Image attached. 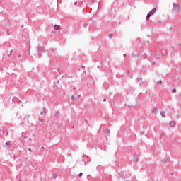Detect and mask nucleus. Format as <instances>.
Returning <instances> with one entry per match:
<instances>
[{
    "label": "nucleus",
    "instance_id": "f257e3e1",
    "mask_svg": "<svg viewBox=\"0 0 181 181\" xmlns=\"http://www.w3.org/2000/svg\"><path fill=\"white\" fill-rule=\"evenodd\" d=\"M173 12H180V6L177 4H174Z\"/></svg>",
    "mask_w": 181,
    "mask_h": 181
},
{
    "label": "nucleus",
    "instance_id": "f03ea898",
    "mask_svg": "<svg viewBox=\"0 0 181 181\" xmlns=\"http://www.w3.org/2000/svg\"><path fill=\"white\" fill-rule=\"evenodd\" d=\"M156 12V8H153L152 11H151L148 14L150 16H152V15H155V13Z\"/></svg>",
    "mask_w": 181,
    "mask_h": 181
},
{
    "label": "nucleus",
    "instance_id": "7ed1b4c3",
    "mask_svg": "<svg viewBox=\"0 0 181 181\" xmlns=\"http://www.w3.org/2000/svg\"><path fill=\"white\" fill-rule=\"evenodd\" d=\"M175 125H176V122L175 121H171L170 122V127H171L172 128H173V127H175Z\"/></svg>",
    "mask_w": 181,
    "mask_h": 181
},
{
    "label": "nucleus",
    "instance_id": "20e7f679",
    "mask_svg": "<svg viewBox=\"0 0 181 181\" xmlns=\"http://www.w3.org/2000/svg\"><path fill=\"white\" fill-rule=\"evenodd\" d=\"M54 30H60V25H55L54 26Z\"/></svg>",
    "mask_w": 181,
    "mask_h": 181
},
{
    "label": "nucleus",
    "instance_id": "39448f33",
    "mask_svg": "<svg viewBox=\"0 0 181 181\" xmlns=\"http://www.w3.org/2000/svg\"><path fill=\"white\" fill-rule=\"evenodd\" d=\"M158 113V108L154 107L152 110V114H157Z\"/></svg>",
    "mask_w": 181,
    "mask_h": 181
},
{
    "label": "nucleus",
    "instance_id": "423d86ee",
    "mask_svg": "<svg viewBox=\"0 0 181 181\" xmlns=\"http://www.w3.org/2000/svg\"><path fill=\"white\" fill-rule=\"evenodd\" d=\"M160 115L163 118H165V117H166V115H165V111H161L160 112Z\"/></svg>",
    "mask_w": 181,
    "mask_h": 181
},
{
    "label": "nucleus",
    "instance_id": "0eeeda50",
    "mask_svg": "<svg viewBox=\"0 0 181 181\" xmlns=\"http://www.w3.org/2000/svg\"><path fill=\"white\" fill-rule=\"evenodd\" d=\"M29 118H30V115H26L24 117V120L29 119Z\"/></svg>",
    "mask_w": 181,
    "mask_h": 181
},
{
    "label": "nucleus",
    "instance_id": "6e6552de",
    "mask_svg": "<svg viewBox=\"0 0 181 181\" xmlns=\"http://www.w3.org/2000/svg\"><path fill=\"white\" fill-rule=\"evenodd\" d=\"M6 146H12V143L11 141L6 142Z\"/></svg>",
    "mask_w": 181,
    "mask_h": 181
},
{
    "label": "nucleus",
    "instance_id": "1a4fd4ad",
    "mask_svg": "<svg viewBox=\"0 0 181 181\" xmlns=\"http://www.w3.org/2000/svg\"><path fill=\"white\" fill-rule=\"evenodd\" d=\"M57 176H58L57 173H54L52 175V177H54V179H57Z\"/></svg>",
    "mask_w": 181,
    "mask_h": 181
},
{
    "label": "nucleus",
    "instance_id": "9d476101",
    "mask_svg": "<svg viewBox=\"0 0 181 181\" xmlns=\"http://www.w3.org/2000/svg\"><path fill=\"white\" fill-rule=\"evenodd\" d=\"M150 18H151V16L148 13L146 17V21H149Z\"/></svg>",
    "mask_w": 181,
    "mask_h": 181
},
{
    "label": "nucleus",
    "instance_id": "9b49d317",
    "mask_svg": "<svg viewBox=\"0 0 181 181\" xmlns=\"http://www.w3.org/2000/svg\"><path fill=\"white\" fill-rule=\"evenodd\" d=\"M43 114H46V110L43 108V111L40 112V115H43Z\"/></svg>",
    "mask_w": 181,
    "mask_h": 181
},
{
    "label": "nucleus",
    "instance_id": "f8f14e48",
    "mask_svg": "<svg viewBox=\"0 0 181 181\" xmlns=\"http://www.w3.org/2000/svg\"><path fill=\"white\" fill-rule=\"evenodd\" d=\"M55 117L56 118H59V112H55Z\"/></svg>",
    "mask_w": 181,
    "mask_h": 181
},
{
    "label": "nucleus",
    "instance_id": "ddd939ff",
    "mask_svg": "<svg viewBox=\"0 0 181 181\" xmlns=\"http://www.w3.org/2000/svg\"><path fill=\"white\" fill-rule=\"evenodd\" d=\"M28 144H29V145H30V144H32V138L29 139Z\"/></svg>",
    "mask_w": 181,
    "mask_h": 181
},
{
    "label": "nucleus",
    "instance_id": "4468645a",
    "mask_svg": "<svg viewBox=\"0 0 181 181\" xmlns=\"http://www.w3.org/2000/svg\"><path fill=\"white\" fill-rule=\"evenodd\" d=\"M157 84L162 85V80L157 81Z\"/></svg>",
    "mask_w": 181,
    "mask_h": 181
},
{
    "label": "nucleus",
    "instance_id": "2eb2a0df",
    "mask_svg": "<svg viewBox=\"0 0 181 181\" xmlns=\"http://www.w3.org/2000/svg\"><path fill=\"white\" fill-rule=\"evenodd\" d=\"M142 80V77L137 78V81H141Z\"/></svg>",
    "mask_w": 181,
    "mask_h": 181
},
{
    "label": "nucleus",
    "instance_id": "dca6fc26",
    "mask_svg": "<svg viewBox=\"0 0 181 181\" xmlns=\"http://www.w3.org/2000/svg\"><path fill=\"white\" fill-rule=\"evenodd\" d=\"M40 50H43V48H42V47H38V48H37V51H38V52H40Z\"/></svg>",
    "mask_w": 181,
    "mask_h": 181
},
{
    "label": "nucleus",
    "instance_id": "f3484780",
    "mask_svg": "<svg viewBox=\"0 0 181 181\" xmlns=\"http://www.w3.org/2000/svg\"><path fill=\"white\" fill-rule=\"evenodd\" d=\"M109 39H112V34H109Z\"/></svg>",
    "mask_w": 181,
    "mask_h": 181
},
{
    "label": "nucleus",
    "instance_id": "a211bd4d",
    "mask_svg": "<svg viewBox=\"0 0 181 181\" xmlns=\"http://www.w3.org/2000/svg\"><path fill=\"white\" fill-rule=\"evenodd\" d=\"M172 93H176V88L173 89Z\"/></svg>",
    "mask_w": 181,
    "mask_h": 181
},
{
    "label": "nucleus",
    "instance_id": "6ab92c4d",
    "mask_svg": "<svg viewBox=\"0 0 181 181\" xmlns=\"http://www.w3.org/2000/svg\"><path fill=\"white\" fill-rule=\"evenodd\" d=\"M81 176H83V173H79V177H81Z\"/></svg>",
    "mask_w": 181,
    "mask_h": 181
},
{
    "label": "nucleus",
    "instance_id": "aec40b11",
    "mask_svg": "<svg viewBox=\"0 0 181 181\" xmlns=\"http://www.w3.org/2000/svg\"><path fill=\"white\" fill-rule=\"evenodd\" d=\"M177 118L179 119V118H180V115H177Z\"/></svg>",
    "mask_w": 181,
    "mask_h": 181
},
{
    "label": "nucleus",
    "instance_id": "412c9836",
    "mask_svg": "<svg viewBox=\"0 0 181 181\" xmlns=\"http://www.w3.org/2000/svg\"><path fill=\"white\" fill-rule=\"evenodd\" d=\"M74 98H75L74 95H73L71 96V100H74Z\"/></svg>",
    "mask_w": 181,
    "mask_h": 181
},
{
    "label": "nucleus",
    "instance_id": "4be33fe9",
    "mask_svg": "<svg viewBox=\"0 0 181 181\" xmlns=\"http://www.w3.org/2000/svg\"><path fill=\"white\" fill-rule=\"evenodd\" d=\"M105 132H106L107 134H110V130L107 129V130L105 131Z\"/></svg>",
    "mask_w": 181,
    "mask_h": 181
},
{
    "label": "nucleus",
    "instance_id": "5701e85b",
    "mask_svg": "<svg viewBox=\"0 0 181 181\" xmlns=\"http://www.w3.org/2000/svg\"><path fill=\"white\" fill-rule=\"evenodd\" d=\"M7 35H9V30H7Z\"/></svg>",
    "mask_w": 181,
    "mask_h": 181
},
{
    "label": "nucleus",
    "instance_id": "b1692460",
    "mask_svg": "<svg viewBox=\"0 0 181 181\" xmlns=\"http://www.w3.org/2000/svg\"><path fill=\"white\" fill-rule=\"evenodd\" d=\"M103 101L104 103H105V101H107V99L105 98V99L103 100Z\"/></svg>",
    "mask_w": 181,
    "mask_h": 181
},
{
    "label": "nucleus",
    "instance_id": "393cba45",
    "mask_svg": "<svg viewBox=\"0 0 181 181\" xmlns=\"http://www.w3.org/2000/svg\"><path fill=\"white\" fill-rule=\"evenodd\" d=\"M29 152H32V148H28Z\"/></svg>",
    "mask_w": 181,
    "mask_h": 181
},
{
    "label": "nucleus",
    "instance_id": "a878e982",
    "mask_svg": "<svg viewBox=\"0 0 181 181\" xmlns=\"http://www.w3.org/2000/svg\"><path fill=\"white\" fill-rule=\"evenodd\" d=\"M74 5H77V1L74 2Z\"/></svg>",
    "mask_w": 181,
    "mask_h": 181
},
{
    "label": "nucleus",
    "instance_id": "bb28decb",
    "mask_svg": "<svg viewBox=\"0 0 181 181\" xmlns=\"http://www.w3.org/2000/svg\"><path fill=\"white\" fill-rule=\"evenodd\" d=\"M85 122H86L87 124H88V121L87 119L85 120Z\"/></svg>",
    "mask_w": 181,
    "mask_h": 181
},
{
    "label": "nucleus",
    "instance_id": "cd10ccee",
    "mask_svg": "<svg viewBox=\"0 0 181 181\" xmlns=\"http://www.w3.org/2000/svg\"><path fill=\"white\" fill-rule=\"evenodd\" d=\"M133 57H135V54L134 53L132 54Z\"/></svg>",
    "mask_w": 181,
    "mask_h": 181
},
{
    "label": "nucleus",
    "instance_id": "c85d7f7f",
    "mask_svg": "<svg viewBox=\"0 0 181 181\" xmlns=\"http://www.w3.org/2000/svg\"><path fill=\"white\" fill-rule=\"evenodd\" d=\"M41 149H45V146H41Z\"/></svg>",
    "mask_w": 181,
    "mask_h": 181
},
{
    "label": "nucleus",
    "instance_id": "c756f323",
    "mask_svg": "<svg viewBox=\"0 0 181 181\" xmlns=\"http://www.w3.org/2000/svg\"><path fill=\"white\" fill-rule=\"evenodd\" d=\"M123 56H124V57H127V54H124Z\"/></svg>",
    "mask_w": 181,
    "mask_h": 181
},
{
    "label": "nucleus",
    "instance_id": "7c9ffc66",
    "mask_svg": "<svg viewBox=\"0 0 181 181\" xmlns=\"http://www.w3.org/2000/svg\"><path fill=\"white\" fill-rule=\"evenodd\" d=\"M134 162H138V159H136V160H134Z\"/></svg>",
    "mask_w": 181,
    "mask_h": 181
},
{
    "label": "nucleus",
    "instance_id": "2f4dec72",
    "mask_svg": "<svg viewBox=\"0 0 181 181\" xmlns=\"http://www.w3.org/2000/svg\"><path fill=\"white\" fill-rule=\"evenodd\" d=\"M13 50H11L10 53L11 54V53H13Z\"/></svg>",
    "mask_w": 181,
    "mask_h": 181
},
{
    "label": "nucleus",
    "instance_id": "473e14b6",
    "mask_svg": "<svg viewBox=\"0 0 181 181\" xmlns=\"http://www.w3.org/2000/svg\"><path fill=\"white\" fill-rule=\"evenodd\" d=\"M82 69H85L84 66H82Z\"/></svg>",
    "mask_w": 181,
    "mask_h": 181
},
{
    "label": "nucleus",
    "instance_id": "72a5a7b5",
    "mask_svg": "<svg viewBox=\"0 0 181 181\" xmlns=\"http://www.w3.org/2000/svg\"><path fill=\"white\" fill-rule=\"evenodd\" d=\"M8 56H11V53L8 54Z\"/></svg>",
    "mask_w": 181,
    "mask_h": 181
},
{
    "label": "nucleus",
    "instance_id": "f704fd0d",
    "mask_svg": "<svg viewBox=\"0 0 181 181\" xmlns=\"http://www.w3.org/2000/svg\"><path fill=\"white\" fill-rule=\"evenodd\" d=\"M82 162H84V159H82Z\"/></svg>",
    "mask_w": 181,
    "mask_h": 181
},
{
    "label": "nucleus",
    "instance_id": "c9c22d12",
    "mask_svg": "<svg viewBox=\"0 0 181 181\" xmlns=\"http://www.w3.org/2000/svg\"><path fill=\"white\" fill-rule=\"evenodd\" d=\"M119 25H121V22L119 23Z\"/></svg>",
    "mask_w": 181,
    "mask_h": 181
},
{
    "label": "nucleus",
    "instance_id": "e433bc0d",
    "mask_svg": "<svg viewBox=\"0 0 181 181\" xmlns=\"http://www.w3.org/2000/svg\"><path fill=\"white\" fill-rule=\"evenodd\" d=\"M18 57H21V55H18Z\"/></svg>",
    "mask_w": 181,
    "mask_h": 181
},
{
    "label": "nucleus",
    "instance_id": "4c0bfd02",
    "mask_svg": "<svg viewBox=\"0 0 181 181\" xmlns=\"http://www.w3.org/2000/svg\"><path fill=\"white\" fill-rule=\"evenodd\" d=\"M152 64H155V62H153Z\"/></svg>",
    "mask_w": 181,
    "mask_h": 181
},
{
    "label": "nucleus",
    "instance_id": "58836bf2",
    "mask_svg": "<svg viewBox=\"0 0 181 181\" xmlns=\"http://www.w3.org/2000/svg\"><path fill=\"white\" fill-rule=\"evenodd\" d=\"M140 86H142V83H140Z\"/></svg>",
    "mask_w": 181,
    "mask_h": 181
},
{
    "label": "nucleus",
    "instance_id": "ea45409f",
    "mask_svg": "<svg viewBox=\"0 0 181 181\" xmlns=\"http://www.w3.org/2000/svg\"><path fill=\"white\" fill-rule=\"evenodd\" d=\"M31 125H33V123H31Z\"/></svg>",
    "mask_w": 181,
    "mask_h": 181
},
{
    "label": "nucleus",
    "instance_id": "a19ab883",
    "mask_svg": "<svg viewBox=\"0 0 181 181\" xmlns=\"http://www.w3.org/2000/svg\"><path fill=\"white\" fill-rule=\"evenodd\" d=\"M21 180L20 179V180H18V181H21Z\"/></svg>",
    "mask_w": 181,
    "mask_h": 181
}]
</instances>
